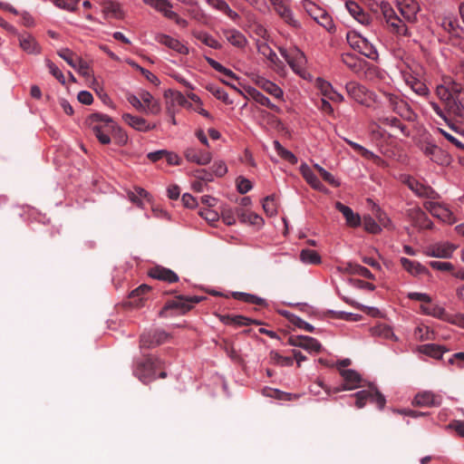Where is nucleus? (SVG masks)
Returning <instances> with one entry per match:
<instances>
[{
	"instance_id": "nucleus-5",
	"label": "nucleus",
	"mask_w": 464,
	"mask_h": 464,
	"mask_svg": "<svg viewBox=\"0 0 464 464\" xmlns=\"http://www.w3.org/2000/svg\"><path fill=\"white\" fill-rule=\"evenodd\" d=\"M356 399L355 406L362 409L366 404V401L374 402L380 410L383 409L386 400L384 396L373 385L369 386L367 390L357 392L352 395Z\"/></svg>"
},
{
	"instance_id": "nucleus-27",
	"label": "nucleus",
	"mask_w": 464,
	"mask_h": 464,
	"mask_svg": "<svg viewBox=\"0 0 464 464\" xmlns=\"http://www.w3.org/2000/svg\"><path fill=\"white\" fill-rule=\"evenodd\" d=\"M20 47L29 54H38L41 47L36 40L29 34H21L19 36Z\"/></svg>"
},
{
	"instance_id": "nucleus-50",
	"label": "nucleus",
	"mask_w": 464,
	"mask_h": 464,
	"mask_svg": "<svg viewBox=\"0 0 464 464\" xmlns=\"http://www.w3.org/2000/svg\"><path fill=\"white\" fill-rule=\"evenodd\" d=\"M447 82L450 85V99H464V87L451 77H447Z\"/></svg>"
},
{
	"instance_id": "nucleus-3",
	"label": "nucleus",
	"mask_w": 464,
	"mask_h": 464,
	"mask_svg": "<svg viewBox=\"0 0 464 464\" xmlns=\"http://www.w3.org/2000/svg\"><path fill=\"white\" fill-rule=\"evenodd\" d=\"M342 62L359 77L368 78L369 74L376 72V67L353 53L343 54Z\"/></svg>"
},
{
	"instance_id": "nucleus-9",
	"label": "nucleus",
	"mask_w": 464,
	"mask_h": 464,
	"mask_svg": "<svg viewBox=\"0 0 464 464\" xmlns=\"http://www.w3.org/2000/svg\"><path fill=\"white\" fill-rule=\"evenodd\" d=\"M169 338V334L162 330H152L143 333L140 338V347L141 349H151L164 343Z\"/></svg>"
},
{
	"instance_id": "nucleus-37",
	"label": "nucleus",
	"mask_w": 464,
	"mask_h": 464,
	"mask_svg": "<svg viewBox=\"0 0 464 464\" xmlns=\"http://www.w3.org/2000/svg\"><path fill=\"white\" fill-rule=\"evenodd\" d=\"M248 94L259 104L266 106L274 111L279 112L280 109L276 104L272 103L271 101L265 96L262 92L259 91L251 88L247 91Z\"/></svg>"
},
{
	"instance_id": "nucleus-10",
	"label": "nucleus",
	"mask_w": 464,
	"mask_h": 464,
	"mask_svg": "<svg viewBox=\"0 0 464 464\" xmlns=\"http://www.w3.org/2000/svg\"><path fill=\"white\" fill-rule=\"evenodd\" d=\"M397 10L406 22L414 23L420 7L415 0H398Z\"/></svg>"
},
{
	"instance_id": "nucleus-61",
	"label": "nucleus",
	"mask_w": 464,
	"mask_h": 464,
	"mask_svg": "<svg viewBox=\"0 0 464 464\" xmlns=\"http://www.w3.org/2000/svg\"><path fill=\"white\" fill-rule=\"evenodd\" d=\"M302 348L307 351L319 353L322 349V345L316 339L310 336H305Z\"/></svg>"
},
{
	"instance_id": "nucleus-58",
	"label": "nucleus",
	"mask_w": 464,
	"mask_h": 464,
	"mask_svg": "<svg viewBox=\"0 0 464 464\" xmlns=\"http://www.w3.org/2000/svg\"><path fill=\"white\" fill-rule=\"evenodd\" d=\"M271 361L274 363L280 364L282 366H290L293 364V358L283 356L277 352L272 351L269 354Z\"/></svg>"
},
{
	"instance_id": "nucleus-60",
	"label": "nucleus",
	"mask_w": 464,
	"mask_h": 464,
	"mask_svg": "<svg viewBox=\"0 0 464 464\" xmlns=\"http://www.w3.org/2000/svg\"><path fill=\"white\" fill-rule=\"evenodd\" d=\"M345 142L349 144L354 150L359 152L362 156H363L366 159H372L375 157L374 153L370 151L369 150L365 149L359 143H356L354 141H352L348 139H344Z\"/></svg>"
},
{
	"instance_id": "nucleus-63",
	"label": "nucleus",
	"mask_w": 464,
	"mask_h": 464,
	"mask_svg": "<svg viewBox=\"0 0 464 464\" xmlns=\"http://www.w3.org/2000/svg\"><path fill=\"white\" fill-rule=\"evenodd\" d=\"M46 65L50 73L55 77L62 84L65 83V77L62 71L50 60H46Z\"/></svg>"
},
{
	"instance_id": "nucleus-54",
	"label": "nucleus",
	"mask_w": 464,
	"mask_h": 464,
	"mask_svg": "<svg viewBox=\"0 0 464 464\" xmlns=\"http://www.w3.org/2000/svg\"><path fill=\"white\" fill-rule=\"evenodd\" d=\"M422 309L425 314L443 319L445 321H447V316H449V314L446 313L445 309L438 305H422Z\"/></svg>"
},
{
	"instance_id": "nucleus-26",
	"label": "nucleus",
	"mask_w": 464,
	"mask_h": 464,
	"mask_svg": "<svg viewBox=\"0 0 464 464\" xmlns=\"http://www.w3.org/2000/svg\"><path fill=\"white\" fill-rule=\"evenodd\" d=\"M219 320L225 324H233L236 326H244L254 324H261L259 321L252 320L244 315H230V314H223L219 315Z\"/></svg>"
},
{
	"instance_id": "nucleus-28",
	"label": "nucleus",
	"mask_w": 464,
	"mask_h": 464,
	"mask_svg": "<svg viewBox=\"0 0 464 464\" xmlns=\"http://www.w3.org/2000/svg\"><path fill=\"white\" fill-rule=\"evenodd\" d=\"M338 210L343 215L347 226L358 227L362 225V218L358 213H354L347 205H336Z\"/></svg>"
},
{
	"instance_id": "nucleus-32",
	"label": "nucleus",
	"mask_w": 464,
	"mask_h": 464,
	"mask_svg": "<svg viewBox=\"0 0 464 464\" xmlns=\"http://www.w3.org/2000/svg\"><path fill=\"white\" fill-rule=\"evenodd\" d=\"M208 5L211 6L212 8L216 9L217 11H219L226 15H227L230 19L236 21L239 18V15L237 12L232 10L227 3L224 0H206Z\"/></svg>"
},
{
	"instance_id": "nucleus-18",
	"label": "nucleus",
	"mask_w": 464,
	"mask_h": 464,
	"mask_svg": "<svg viewBox=\"0 0 464 464\" xmlns=\"http://www.w3.org/2000/svg\"><path fill=\"white\" fill-rule=\"evenodd\" d=\"M347 94L355 102L364 104L367 101V89L355 82H349L345 85Z\"/></svg>"
},
{
	"instance_id": "nucleus-24",
	"label": "nucleus",
	"mask_w": 464,
	"mask_h": 464,
	"mask_svg": "<svg viewBox=\"0 0 464 464\" xmlns=\"http://www.w3.org/2000/svg\"><path fill=\"white\" fill-rule=\"evenodd\" d=\"M256 83L258 87L264 90L268 94L272 95L274 98L278 100H283L284 92L283 90L275 82L264 78L257 77Z\"/></svg>"
},
{
	"instance_id": "nucleus-46",
	"label": "nucleus",
	"mask_w": 464,
	"mask_h": 464,
	"mask_svg": "<svg viewBox=\"0 0 464 464\" xmlns=\"http://www.w3.org/2000/svg\"><path fill=\"white\" fill-rule=\"evenodd\" d=\"M213 206L214 205H205L198 210V214L208 223H213L219 218V213L218 210L212 208Z\"/></svg>"
},
{
	"instance_id": "nucleus-34",
	"label": "nucleus",
	"mask_w": 464,
	"mask_h": 464,
	"mask_svg": "<svg viewBox=\"0 0 464 464\" xmlns=\"http://www.w3.org/2000/svg\"><path fill=\"white\" fill-rule=\"evenodd\" d=\"M223 34L226 39L236 47L242 48L247 43L246 38L244 36V34L237 29L224 30Z\"/></svg>"
},
{
	"instance_id": "nucleus-47",
	"label": "nucleus",
	"mask_w": 464,
	"mask_h": 464,
	"mask_svg": "<svg viewBox=\"0 0 464 464\" xmlns=\"http://www.w3.org/2000/svg\"><path fill=\"white\" fill-rule=\"evenodd\" d=\"M274 148L276 150L277 154L285 160L289 162L292 165H295L297 163V158L296 156L292 153L290 150L285 149L278 140H275L273 142Z\"/></svg>"
},
{
	"instance_id": "nucleus-42",
	"label": "nucleus",
	"mask_w": 464,
	"mask_h": 464,
	"mask_svg": "<svg viewBox=\"0 0 464 464\" xmlns=\"http://www.w3.org/2000/svg\"><path fill=\"white\" fill-rule=\"evenodd\" d=\"M393 111L408 121H414L417 118V115L405 101L400 102Z\"/></svg>"
},
{
	"instance_id": "nucleus-43",
	"label": "nucleus",
	"mask_w": 464,
	"mask_h": 464,
	"mask_svg": "<svg viewBox=\"0 0 464 464\" xmlns=\"http://www.w3.org/2000/svg\"><path fill=\"white\" fill-rule=\"evenodd\" d=\"M379 121L381 123L384 125H388L392 128L398 129L403 136H410V130L407 128V126L401 123L400 120L397 119L396 117H382L380 118Z\"/></svg>"
},
{
	"instance_id": "nucleus-64",
	"label": "nucleus",
	"mask_w": 464,
	"mask_h": 464,
	"mask_svg": "<svg viewBox=\"0 0 464 464\" xmlns=\"http://www.w3.org/2000/svg\"><path fill=\"white\" fill-rule=\"evenodd\" d=\"M236 183L237 190L241 194L248 192L253 187L252 182L244 177H238L236 180Z\"/></svg>"
},
{
	"instance_id": "nucleus-16",
	"label": "nucleus",
	"mask_w": 464,
	"mask_h": 464,
	"mask_svg": "<svg viewBox=\"0 0 464 464\" xmlns=\"http://www.w3.org/2000/svg\"><path fill=\"white\" fill-rule=\"evenodd\" d=\"M444 108L448 115L452 116L459 122L464 121V99H450Z\"/></svg>"
},
{
	"instance_id": "nucleus-12",
	"label": "nucleus",
	"mask_w": 464,
	"mask_h": 464,
	"mask_svg": "<svg viewBox=\"0 0 464 464\" xmlns=\"http://www.w3.org/2000/svg\"><path fill=\"white\" fill-rule=\"evenodd\" d=\"M403 183H405L408 188L420 198L430 199L437 198L438 195L431 188L424 186L413 178L406 177L403 179Z\"/></svg>"
},
{
	"instance_id": "nucleus-6",
	"label": "nucleus",
	"mask_w": 464,
	"mask_h": 464,
	"mask_svg": "<svg viewBox=\"0 0 464 464\" xmlns=\"http://www.w3.org/2000/svg\"><path fill=\"white\" fill-rule=\"evenodd\" d=\"M347 40L350 45L358 50L362 55L375 60L378 57V53L375 47L364 37L357 35L355 34H347Z\"/></svg>"
},
{
	"instance_id": "nucleus-25",
	"label": "nucleus",
	"mask_w": 464,
	"mask_h": 464,
	"mask_svg": "<svg viewBox=\"0 0 464 464\" xmlns=\"http://www.w3.org/2000/svg\"><path fill=\"white\" fill-rule=\"evenodd\" d=\"M406 84L418 95L426 97L430 94V90L427 85L410 73L403 74Z\"/></svg>"
},
{
	"instance_id": "nucleus-35",
	"label": "nucleus",
	"mask_w": 464,
	"mask_h": 464,
	"mask_svg": "<svg viewBox=\"0 0 464 464\" xmlns=\"http://www.w3.org/2000/svg\"><path fill=\"white\" fill-rule=\"evenodd\" d=\"M418 350L420 353L435 359H440L443 353L447 352L444 346L435 343L420 345L419 346Z\"/></svg>"
},
{
	"instance_id": "nucleus-51",
	"label": "nucleus",
	"mask_w": 464,
	"mask_h": 464,
	"mask_svg": "<svg viewBox=\"0 0 464 464\" xmlns=\"http://www.w3.org/2000/svg\"><path fill=\"white\" fill-rule=\"evenodd\" d=\"M303 6L305 10V12L316 22L317 19L323 14V13L325 11L319 7L314 3L305 0L303 2Z\"/></svg>"
},
{
	"instance_id": "nucleus-57",
	"label": "nucleus",
	"mask_w": 464,
	"mask_h": 464,
	"mask_svg": "<svg viewBox=\"0 0 464 464\" xmlns=\"http://www.w3.org/2000/svg\"><path fill=\"white\" fill-rule=\"evenodd\" d=\"M237 216L242 222H249L252 225H259L263 220L257 214L244 210L242 213L238 212Z\"/></svg>"
},
{
	"instance_id": "nucleus-15",
	"label": "nucleus",
	"mask_w": 464,
	"mask_h": 464,
	"mask_svg": "<svg viewBox=\"0 0 464 464\" xmlns=\"http://www.w3.org/2000/svg\"><path fill=\"white\" fill-rule=\"evenodd\" d=\"M122 120L130 127L141 132H147L156 128V124H150L144 118L130 113L122 114Z\"/></svg>"
},
{
	"instance_id": "nucleus-40",
	"label": "nucleus",
	"mask_w": 464,
	"mask_h": 464,
	"mask_svg": "<svg viewBox=\"0 0 464 464\" xmlns=\"http://www.w3.org/2000/svg\"><path fill=\"white\" fill-rule=\"evenodd\" d=\"M344 271L351 275H358L360 276L374 280V276L371 271L359 264L347 263L344 267Z\"/></svg>"
},
{
	"instance_id": "nucleus-59",
	"label": "nucleus",
	"mask_w": 464,
	"mask_h": 464,
	"mask_svg": "<svg viewBox=\"0 0 464 464\" xmlns=\"http://www.w3.org/2000/svg\"><path fill=\"white\" fill-rule=\"evenodd\" d=\"M429 105L430 106V108L433 110V111L440 117L444 121H446L448 123V125L452 129V130H456L454 124L452 123H450L449 122V119L447 117V112L445 111V108L442 109L439 103H437L436 102L434 101H430L429 102Z\"/></svg>"
},
{
	"instance_id": "nucleus-44",
	"label": "nucleus",
	"mask_w": 464,
	"mask_h": 464,
	"mask_svg": "<svg viewBox=\"0 0 464 464\" xmlns=\"http://www.w3.org/2000/svg\"><path fill=\"white\" fill-rule=\"evenodd\" d=\"M232 296L237 300H240L248 304H254L257 305H266V304L265 299L247 293L233 292Z\"/></svg>"
},
{
	"instance_id": "nucleus-7",
	"label": "nucleus",
	"mask_w": 464,
	"mask_h": 464,
	"mask_svg": "<svg viewBox=\"0 0 464 464\" xmlns=\"http://www.w3.org/2000/svg\"><path fill=\"white\" fill-rule=\"evenodd\" d=\"M281 54L295 72L303 75L306 63V58L303 52L297 48H293L288 51L281 50Z\"/></svg>"
},
{
	"instance_id": "nucleus-45",
	"label": "nucleus",
	"mask_w": 464,
	"mask_h": 464,
	"mask_svg": "<svg viewBox=\"0 0 464 464\" xmlns=\"http://www.w3.org/2000/svg\"><path fill=\"white\" fill-rule=\"evenodd\" d=\"M300 260L306 265H319L321 256L314 250L303 249L300 253Z\"/></svg>"
},
{
	"instance_id": "nucleus-2",
	"label": "nucleus",
	"mask_w": 464,
	"mask_h": 464,
	"mask_svg": "<svg viewBox=\"0 0 464 464\" xmlns=\"http://www.w3.org/2000/svg\"><path fill=\"white\" fill-rule=\"evenodd\" d=\"M87 123L102 144L107 145L111 143V135L113 133L114 121L110 116L93 113L88 117Z\"/></svg>"
},
{
	"instance_id": "nucleus-48",
	"label": "nucleus",
	"mask_w": 464,
	"mask_h": 464,
	"mask_svg": "<svg viewBox=\"0 0 464 464\" xmlns=\"http://www.w3.org/2000/svg\"><path fill=\"white\" fill-rule=\"evenodd\" d=\"M435 93L437 97L443 102V105H445L449 100L450 99V85L447 82V77L443 79V82L440 84H438L435 89Z\"/></svg>"
},
{
	"instance_id": "nucleus-33",
	"label": "nucleus",
	"mask_w": 464,
	"mask_h": 464,
	"mask_svg": "<svg viewBox=\"0 0 464 464\" xmlns=\"http://www.w3.org/2000/svg\"><path fill=\"white\" fill-rule=\"evenodd\" d=\"M300 172L312 188L318 190L323 188V184L306 163L301 164Z\"/></svg>"
},
{
	"instance_id": "nucleus-17",
	"label": "nucleus",
	"mask_w": 464,
	"mask_h": 464,
	"mask_svg": "<svg viewBox=\"0 0 464 464\" xmlns=\"http://www.w3.org/2000/svg\"><path fill=\"white\" fill-rule=\"evenodd\" d=\"M340 374L344 380V383L341 388H337L335 392L353 390L359 387L362 381L360 374L353 370H340Z\"/></svg>"
},
{
	"instance_id": "nucleus-1",
	"label": "nucleus",
	"mask_w": 464,
	"mask_h": 464,
	"mask_svg": "<svg viewBox=\"0 0 464 464\" xmlns=\"http://www.w3.org/2000/svg\"><path fill=\"white\" fill-rule=\"evenodd\" d=\"M163 368H165V362L161 358L148 354L135 362L133 373L146 384L156 379L155 373L158 369Z\"/></svg>"
},
{
	"instance_id": "nucleus-41",
	"label": "nucleus",
	"mask_w": 464,
	"mask_h": 464,
	"mask_svg": "<svg viewBox=\"0 0 464 464\" xmlns=\"http://www.w3.org/2000/svg\"><path fill=\"white\" fill-rule=\"evenodd\" d=\"M128 198L131 203L150 202L152 200L150 195L141 188H134L128 192Z\"/></svg>"
},
{
	"instance_id": "nucleus-56",
	"label": "nucleus",
	"mask_w": 464,
	"mask_h": 464,
	"mask_svg": "<svg viewBox=\"0 0 464 464\" xmlns=\"http://www.w3.org/2000/svg\"><path fill=\"white\" fill-rule=\"evenodd\" d=\"M146 5H150L158 12L163 14L168 7H172L169 0H142Z\"/></svg>"
},
{
	"instance_id": "nucleus-31",
	"label": "nucleus",
	"mask_w": 464,
	"mask_h": 464,
	"mask_svg": "<svg viewBox=\"0 0 464 464\" xmlns=\"http://www.w3.org/2000/svg\"><path fill=\"white\" fill-rule=\"evenodd\" d=\"M141 102L146 106L145 113L157 115L160 112V103L153 98L149 92H141L140 94Z\"/></svg>"
},
{
	"instance_id": "nucleus-29",
	"label": "nucleus",
	"mask_w": 464,
	"mask_h": 464,
	"mask_svg": "<svg viewBox=\"0 0 464 464\" xmlns=\"http://www.w3.org/2000/svg\"><path fill=\"white\" fill-rule=\"evenodd\" d=\"M346 7L349 13L361 24H368L371 22L370 15L355 2H347Z\"/></svg>"
},
{
	"instance_id": "nucleus-21",
	"label": "nucleus",
	"mask_w": 464,
	"mask_h": 464,
	"mask_svg": "<svg viewBox=\"0 0 464 464\" xmlns=\"http://www.w3.org/2000/svg\"><path fill=\"white\" fill-rule=\"evenodd\" d=\"M316 84L322 95L326 99L334 102H343L344 101L343 94L335 91L329 82L318 78Z\"/></svg>"
},
{
	"instance_id": "nucleus-55",
	"label": "nucleus",
	"mask_w": 464,
	"mask_h": 464,
	"mask_svg": "<svg viewBox=\"0 0 464 464\" xmlns=\"http://www.w3.org/2000/svg\"><path fill=\"white\" fill-rule=\"evenodd\" d=\"M162 14L166 18L175 21V23L182 28L187 27L188 24L186 19L181 18L176 12L172 11V7H168Z\"/></svg>"
},
{
	"instance_id": "nucleus-39",
	"label": "nucleus",
	"mask_w": 464,
	"mask_h": 464,
	"mask_svg": "<svg viewBox=\"0 0 464 464\" xmlns=\"http://www.w3.org/2000/svg\"><path fill=\"white\" fill-rule=\"evenodd\" d=\"M413 403L417 406H436L440 402L437 401V397L430 392L419 393L415 396Z\"/></svg>"
},
{
	"instance_id": "nucleus-52",
	"label": "nucleus",
	"mask_w": 464,
	"mask_h": 464,
	"mask_svg": "<svg viewBox=\"0 0 464 464\" xmlns=\"http://www.w3.org/2000/svg\"><path fill=\"white\" fill-rule=\"evenodd\" d=\"M197 39L207 46L218 50L221 48V44L208 33L201 32L197 34Z\"/></svg>"
},
{
	"instance_id": "nucleus-38",
	"label": "nucleus",
	"mask_w": 464,
	"mask_h": 464,
	"mask_svg": "<svg viewBox=\"0 0 464 464\" xmlns=\"http://www.w3.org/2000/svg\"><path fill=\"white\" fill-rule=\"evenodd\" d=\"M400 261L402 267L412 276H418L427 272V269L419 262L410 260L406 257H401Z\"/></svg>"
},
{
	"instance_id": "nucleus-23",
	"label": "nucleus",
	"mask_w": 464,
	"mask_h": 464,
	"mask_svg": "<svg viewBox=\"0 0 464 464\" xmlns=\"http://www.w3.org/2000/svg\"><path fill=\"white\" fill-rule=\"evenodd\" d=\"M159 44L168 46L170 49L175 50L179 53L188 54V48L182 44L179 40L163 34H157L155 37Z\"/></svg>"
},
{
	"instance_id": "nucleus-22",
	"label": "nucleus",
	"mask_w": 464,
	"mask_h": 464,
	"mask_svg": "<svg viewBox=\"0 0 464 464\" xmlns=\"http://www.w3.org/2000/svg\"><path fill=\"white\" fill-rule=\"evenodd\" d=\"M273 7L276 13L285 21V23L295 28L300 26L299 22L295 18L294 14L286 2L283 0Z\"/></svg>"
},
{
	"instance_id": "nucleus-4",
	"label": "nucleus",
	"mask_w": 464,
	"mask_h": 464,
	"mask_svg": "<svg viewBox=\"0 0 464 464\" xmlns=\"http://www.w3.org/2000/svg\"><path fill=\"white\" fill-rule=\"evenodd\" d=\"M381 8L389 30L398 35H407V22L399 16L398 13L390 5L384 4Z\"/></svg>"
},
{
	"instance_id": "nucleus-11",
	"label": "nucleus",
	"mask_w": 464,
	"mask_h": 464,
	"mask_svg": "<svg viewBox=\"0 0 464 464\" xmlns=\"http://www.w3.org/2000/svg\"><path fill=\"white\" fill-rule=\"evenodd\" d=\"M423 153L430 157V159L438 164H449L450 162V157L443 151L437 145L426 142L421 146Z\"/></svg>"
},
{
	"instance_id": "nucleus-49",
	"label": "nucleus",
	"mask_w": 464,
	"mask_h": 464,
	"mask_svg": "<svg viewBox=\"0 0 464 464\" xmlns=\"http://www.w3.org/2000/svg\"><path fill=\"white\" fill-rule=\"evenodd\" d=\"M58 55L63 59L71 67L76 68L77 63L81 59L72 50L68 48H63L57 52Z\"/></svg>"
},
{
	"instance_id": "nucleus-62",
	"label": "nucleus",
	"mask_w": 464,
	"mask_h": 464,
	"mask_svg": "<svg viewBox=\"0 0 464 464\" xmlns=\"http://www.w3.org/2000/svg\"><path fill=\"white\" fill-rule=\"evenodd\" d=\"M103 12L106 14L117 16L121 12V6L118 3L113 1H104L102 4Z\"/></svg>"
},
{
	"instance_id": "nucleus-8",
	"label": "nucleus",
	"mask_w": 464,
	"mask_h": 464,
	"mask_svg": "<svg viewBox=\"0 0 464 464\" xmlns=\"http://www.w3.org/2000/svg\"><path fill=\"white\" fill-rule=\"evenodd\" d=\"M203 299H204V297H199V296H190V297H187V296H183V295L177 296V298L175 300L169 301L165 304L163 309L160 311V314L162 315L163 313L169 309H178L180 311L181 314H185V313L188 312L190 309H192V307L195 304H198Z\"/></svg>"
},
{
	"instance_id": "nucleus-30",
	"label": "nucleus",
	"mask_w": 464,
	"mask_h": 464,
	"mask_svg": "<svg viewBox=\"0 0 464 464\" xmlns=\"http://www.w3.org/2000/svg\"><path fill=\"white\" fill-rule=\"evenodd\" d=\"M150 286L148 285H141L130 292L129 297L131 305L140 307L143 305V300L146 299V295L150 291Z\"/></svg>"
},
{
	"instance_id": "nucleus-36",
	"label": "nucleus",
	"mask_w": 464,
	"mask_h": 464,
	"mask_svg": "<svg viewBox=\"0 0 464 464\" xmlns=\"http://www.w3.org/2000/svg\"><path fill=\"white\" fill-rule=\"evenodd\" d=\"M441 27L450 34L456 37H460L462 29L459 27L457 19L450 16L444 17L441 21Z\"/></svg>"
},
{
	"instance_id": "nucleus-13",
	"label": "nucleus",
	"mask_w": 464,
	"mask_h": 464,
	"mask_svg": "<svg viewBox=\"0 0 464 464\" xmlns=\"http://www.w3.org/2000/svg\"><path fill=\"white\" fill-rule=\"evenodd\" d=\"M184 156L188 161L198 165H207L211 161V153L195 147L187 148Z\"/></svg>"
},
{
	"instance_id": "nucleus-20",
	"label": "nucleus",
	"mask_w": 464,
	"mask_h": 464,
	"mask_svg": "<svg viewBox=\"0 0 464 464\" xmlns=\"http://www.w3.org/2000/svg\"><path fill=\"white\" fill-rule=\"evenodd\" d=\"M148 274L154 279L168 283H175L179 280V276L175 272L160 266L150 268Z\"/></svg>"
},
{
	"instance_id": "nucleus-19",
	"label": "nucleus",
	"mask_w": 464,
	"mask_h": 464,
	"mask_svg": "<svg viewBox=\"0 0 464 464\" xmlns=\"http://www.w3.org/2000/svg\"><path fill=\"white\" fill-rule=\"evenodd\" d=\"M455 246L450 243H441L430 246L426 250L429 256L449 258L455 250Z\"/></svg>"
},
{
	"instance_id": "nucleus-53",
	"label": "nucleus",
	"mask_w": 464,
	"mask_h": 464,
	"mask_svg": "<svg viewBox=\"0 0 464 464\" xmlns=\"http://www.w3.org/2000/svg\"><path fill=\"white\" fill-rule=\"evenodd\" d=\"M362 224L363 225L365 231L371 234H378L381 231L380 225L369 215H364L362 218Z\"/></svg>"
},
{
	"instance_id": "nucleus-14",
	"label": "nucleus",
	"mask_w": 464,
	"mask_h": 464,
	"mask_svg": "<svg viewBox=\"0 0 464 464\" xmlns=\"http://www.w3.org/2000/svg\"><path fill=\"white\" fill-rule=\"evenodd\" d=\"M446 206L447 205H424L426 209L433 217L440 219L443 222L453 224L457 219L452 210L448 208Z\"/></svg>"
}]
</instances>
